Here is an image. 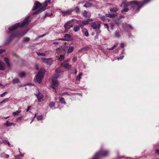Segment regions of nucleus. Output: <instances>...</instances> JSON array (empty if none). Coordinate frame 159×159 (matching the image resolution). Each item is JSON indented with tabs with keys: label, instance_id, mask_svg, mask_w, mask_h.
Returning a JSON list of instances; mask_svg holds the SVG:
<instances>
[{
	"label": "nucleus",
	"instance_id": "f257e3e1",
	"mask_svg": "<svg viewBox=\"0 0 159 159\" xmlns=\"http://www.w3.org/2000/svg\"><path fill=\"white\" fill-rule=\"evenodd\" d=\"M151 0H143L142 2H138L136 1H132L128 2L125 5V7L130 6L134 9L136 11L139 10L140 8L142 7L149 2Z\"/></svg>",
	"mask_w": 159,
	"mask_h": 159
},
{
	"label": "nucleus",
	"instance_id": "f03ea898",
	"mask_svg": "<svg viewBox=\"0 0 159 159\" xmlns=\"http://www.w3.org/2000/svg\"><path fill=\"white\" fill-rule=\"evenodd\" d=\"M51 3V0H48L45 1L43 5L41 4L39 2L36 1L32 9V11H34L39 8L36 12L33 13L34 15L38 14L41 12L44 11L45 10L46 7L47 6L48 4Z\"/></svg>",
	"mask_w": 159,
	"mask_h": 159
},
{
	"label": "nucleus",
	"instance_id": "7ed1b4c3",
	"mask_svg": "<svg viewBox=\"0 0 159 159\" xmlns=\"http://www.w3.org/2000/svg\"><path fill=\"white\" fill-rule=\"evenodd\" d=\"M30 16H27L21 24H20V23H18L14 24L12 26L9 27L8 28V33H11L16 30L19 26L22 27L28 25L30 21Z\"/></svg>",
	"mask_w": 159,
	"mask_h": 159
},
{
	"label": "nucleus",
	"instance_id": "20e7f679",
	"mask_svg": "<svg viewBox=\"0 0 159 159\" xmlns=\"http://www.w3.org/2000/svg\"><path fill=\"white\" fill-rule=\"evenodd\" d=\"M56 71L57 73V74L53 78L52 80V84L51 86L52 88L55 89L56 92V90L55 88L58 85V82L57 80V79L60 76L61 73L62 74L63 72V71L61 72H57V70H56Z\"/></svg>",
	"mask_w": 159,
	"mask_h": 159
},
{
	"label": "nucleus",
	"instance_id": "39448f33",
	"mask_svg": "<svg viewBox=\"0 0 159 159\" xmlns=\"http://www.w3.org/2000/svg\"><path fill=\"white\" fill-rule=\"evenodd\" d=\"M45 73V71L44 69H41L40 70L36 77V81L38 83H40L42 82V79Z\"/></svg>",
	"mask_w": 159,
	"mask_h": 159
},
{
	"label": "nucleus",
	"instance_id": "423d86ee",
	"mask_svg": "<svg viewBox=\"0 0 159 159\" xmlns=\"http://www.w3.org/2000/svg\"><path fill=\"white\" fill-rule=\"evenodd\" d=\"M26 32L25 33H20L19 32H16L14 33L8 39L7 42H9L13 38H20L24 35Z\"/></svg>",
	"mask_w": 159,
	"mask_h": 159
},
{
	"label": "nucleus",
	"instance_id": "0eeeda50",
	"mask_svg": "<svg viewBox=\"0 0 159 159\" xmlns=\"http://www.w3.org/2000/svg\"><path fill=\"white\" fill-rule=\"evenodd\" d=\"M90 25L91 27L94 29L96 31H98L99 30L101 26L100 24H96L95 22L92 23Z\"/></svg>",
	"mask_w": 159,
	"mask_h": 159
},
{
	"label": "nucleus",
	"instance_id": "6e6552de",
	"mask_svg": "<svg viewBox=\"0 0 159 159\" xmlns=\"http://www.w3.org/2000/svg\"><path fill=\"white\" fill-rule=\"evenodd\" d=\"M41 60L43 63L49 65H51L53 62V60L51 58L46 59L42 58Z\"/></svg>",
	"mask_w": 159,
	"mask_h": 159
},
{
	"label": "nucleus",
	"instance_id": "1a4fd4ad",
	"mask_svg": "<svg viewBox=\"0 0 159 159\" xmlns=\"http://www.w3.org/2000/svg\"><path fill=\"white\" fill-rule=\"evenodd\" d=\"M73 27V25L71 23L68 22L65 24L64 27L65 29V31H67L71 27Z\"/></svg>",
	"mask_w": 159,
	"mask_h": 159
},
{
	"label": "nucleus",
	"instance_id": "9d476101",
	"mask_svg": "<svg viewBox=\"0 0 159 159\" xmlns=\"http://www.w3.org/2000/svg\"><path fill=\"white\" fill-rule=\"evenodd\" d=\"M74 11L73 9H70L67 11H61V12L64 16H68L70 15L71 12Z\"/></svg>",
	"mask_w": 159,
	"mask_h": 159
},
{
	"label": "nucleus",
	"instance_id": "9b49d317",
	"mask_svg": "<svg viewBox=\"0 0 159 159\" xmlns=\"http://www.w3.org/2000/svg\"><path fill=\"white\" fill-rule=\"evenodd\" d=\"M35 95L37 96L39 102H41L43 100V96L41 93L39 92L38 93L35 94Z\"/></svg>",
	"mask_w": 159,
	"mask_h": 159
},
{
	"label": "nucleus",
	"instance_id": "f8f14e48",
	"mask_svg": "<svg viewBox=\"0 0 159 159\" xmlns=\"http://www.w3.org/2000/svg\"><path fill=\"white\" fill-rule=\"evenodd\" d=\"M6 66L3 62L0 61V70H3L5 69Z\"/></svg>",
	"mask_w": 159,
	"mask_h": 159
},
{
	"label": "nucleus",
	"instance_id": "ddd939ff",
	"mask_svg": "<svg viewBox=\"0 0 159 159\" xmlns=\"http://www.w3.org/2000/svg\"><path fill=\"white\" fill-rule=\"evenodd\" d=\"M0 157L2 158H8L9 157V155L6 154L5 153L2 152L0 154Z\"/></svg>",
	"mask_w": 159,
	"mask_h": 159
},
{
	"label": "nucleus",
	"instance_id": "4468645a",
	"mask_svg": "<svg viewBox=\"0 0 159 159\" xmlns=\"http://www.w3.org/2000/svg\"><path fill=\"white\" fill-rule=\"evenodd\" d=\"M114 20L117 24H120L122 22L121 20L118 17L115 18Z\"/></svg>",
	"mask_w": 159,
	"mask_h": 159
},
{
	"label": "nucleus",
	"instance_id": "2eb2a0df",
	"mask_svg": "<svg viewBox=\"0 0 159 159\" xmlns=\"http://www.w3.org/2000/svg\"><path fill=\"white\" fill-rule=\"evenodd\" d=\"M12 83L14 84H18L20 83V81L18 78H14L12 80Z\"/></svg>",
	"mask_w": 159,
	"mask_h": 159
},
{
	"label": "nucleus",
	"instance_id": "dca6fc26",
	"mask_svg": "<svg viewBox=\"0 0 159 159\" xmlns=\"http://www.w3.org/2000/svg\"><path fill=\"white\" fill-rule=\"evenodd\" d=\"M26 75V73L24 72H20L18 74V75L20 78L25 77Z\"/></svg>",
	"mask_w": 159,
	"mask_h": 159
},
{
	"label": "nucleus",
	"instance_id": "f3484780",
	"mask_svg": "<svg viewBox=\"0 0 159 159\" xmlns=\"http://www.w3.org/2000/svg\"><path fill=\"white\" fill-rule=\"evenodd\" d=\"M74 49V47L73 46H70L67 51V53H70L72 52Z\"/></svg>",
	"mask_w": 159,
	"mask_h": 159
},
{
	"label": "nucleus",
	"instance_id": "a211bd4d",
	"mask_svg": "<svg viewBox=\"0 0 159 159\" xmlns=\"http://www.w3.org/2000/svg\"><path fill=\"white\" fill-rule=\"evenodd\" d=\"M91 6L92 4L91 3L89 2H87L83 6V7L86 8H88L91 7Z\"/></svg>",
	"mask_w": 159,
	"mask_h": 159
},
{
	"label": "nucleus",
	"instance_id": "6ab92c4d",
	"mask_svg": "<svg viewBox=\"0 0 159 159\" xmlns=\"http://www.w3.org/2000/svg\"><path fill=\"white\" fill-rule=\"evenodd\" d=\"M63 67L66 69H69L71 67V65L69 64V63H67L65 64L63 66Z\"/></svg>",
	"mask_w": 159,
	"mask_h": 159
},
{
	"label": "nucleus",
	"instance_id": "aec40b11",
	"mask_svg": "<svg viewBox=\"0 0 159 159\" xmlns=\"http://www.w3.org/2000/svg\"><path fill=\"white\" fill-rule=\"evenodd\" d=\"M60 101V102L62 104H65L66 102L65 101L64 99L62 97H59Z\"/></svg>",
	"mask_w": 159,
	"mask_h": 159
},
{
	"label": "nucleus",
	"instance_id": "412c9836",
	"mask_svg": "<svg viewBox=\"0 0 159 159\" xmlns=\"http://www.w3.org/2000/svg\"><path fill=\"white\" fill-rule=\"evenodd\" d=\"M13 124V123L10 122L8 121H7V122L5 123L4 125L7 127H8L12 125Z\"/></svg>",
	"mask_w": 159,
	"mask_h": 159
},
{
	"label": "nucleus",
	"instance_id": "4be33fe9",
	"mask_svg": "<svg viewBox=\"0 0 159 159\" xmlns=\"http://www.w3.org/2000/svg\"><path fill=\"white\" fill-rule=\"evenodd\" d=\"M70 35L69 34H66L65 35L64 37L65 38L66 40L67 41H69L70 38Z\"/></svg>",
	"mask_w": 159,
	"mask_h": 159
},
{
	"label": "nucleus",
	"instance_id": "5701e85b",
	"mask_svg": "<svg viewBox=\"0 0 159 159\" xmlns=\"http://www.w3.org/2000/svg\"><path fill=\"white\" fill-rule=\"evenodd\" d=\"M110 10L111 12H116L118 11V9L116 7H114L113 8H111Z\"/></svg>",
	"mask_w": 159,
	"mask_h": 159
},
{
	"label": "nucleus",
	"instance_id": "b1692460",
	"mask_svg": "<svg viewBox=\"0 0 159 159\" xmlns=\"http://www.w3.org/2000/svg\"><path fill=\"white\" fill-rule=\"evenodd\" d=\"M80 30V27L79 26H76L74 28L73 30L75 32H77Z\"/></svg>",
	"mask_w": 159,
	"mask_h": 159
},
{
	"label": "nucleus",
	"instance_id": "393cba45",
	"mask_svg": "<svg viewBox=\"0 0 159 159\" xmlns=\"http://www.w3.org/2000/svg\"><path fill=\"white\" fill-rule=\"evenodd\" d=\"M115 15V14H106L105 16L107 17L112 18L114 17Z\"/></svg>",
	"mask_w": 159,
	"mask_h": 159
},
{
	"label": "nucleus",
	"instance_id": "a878e982",
	"mask_svg": "<svg viewBox=\"0 0 159 159\" xmlns=\"http://www.w3.org/2000/svg\"><path fill=\"white\" fill-rule=\"evenodd\" d=\"M21 111L20 110H19L16 111L15 112H14L13 113V115L15 116H17L18 115V114L21 113Z\"/></svg>",
	"mask_w": 159,
	"mask_h": 159
},
{
	"label": "nucleus",
	"instance_id": "bb28decb",
	"mask_svg": "<svg viewBox=\"0 0 159 159\" xmlns=\"http://www.w3.org/2000/svg\"><path fill=\"white\" fill-rule=\"evenodd\" d=\"M4 61H5L7 65L9 66H10V64L9 61L7 57H5L4 58Z\"/></svg>",
	"mask_w": 159,
	"mask_h": 159
},
{
	"label": "nucleus",
	"instance_id": "cd10ccee",
	"mask_svg": "<svg viewBox=\"0 0 159 159\" xmlns=\"http://www.w3.org/2000/svg\"><path fill=\"white\" fill-rule=\"evenodd\" d=\"M88 13V12L87 11H86V10L84 11L83 13V16H84L85 18L87 17Z\"/></svg>",
	"mask_w": 159,
	"mask_h": 159
},
{
	"label": "nucleus",
	"instance_id": "c85d7f7f",
	"mask_svg": "<svg viewBox=\"0 0 159 159\" xmlns=\"http://www.w3.org/2000/svg\"><path fill=\"white\" fill-rule=\"evenodd\" d=\"M115 36L116 38H119L120 37V32L119 30H116L115 33Z\"/></svg>",
	"mask_w": 159,
	"mask_h": 159
},
{
	"label": "nucleus",
	"instance_id": "c756f323",
	"mask_svg": "<svg viewBox=\"0 0 159 159\" xmlns=\"http://www.w3.org/2000/svg\"><path fill=\"white\" fill-rule=\"evenodd\" d=\"M109 28H110L112 30H113V28L114 27V24L111 23L109 24Z\"/></svg>",
	"mask_w": 159,
	"mask_h": 159
},
{
	"label": "nucleus",
	"instance_id": "7c9ffc66",
	"mask_svg": "<svg viewBox=\"0 0 159 159\" xmlns=\"http://www.w3.org/2000/svg\"><path fill=\"white\" fill-rule=\"evenodd\" d=\"M104 27L105 28H107L108 30L109 31V24H103Z\"/></svg>",
	"mask_w": 159,
	"mask_h": 159
},
{
	"label": "nucleus",
	"instance_id": "2f4dec72",
	"mask_svg": "<svg viewBox=\"0 0 159 159\" xmlns=\"http://www.w3.org/2000/svg\"><path fill=\"white\" fill-rule=\"evenodd\" d=\"M89 22L88 20H83L82 21V23L85 25H87L88 24H89Z\"/></svg>",
	"mask_w": 159,
	"mask_h": 159
},
{
	"label": "nucleus",
	"instance_id": "473e14b6",
	"mask_svg": "<svg viewBox=\"0 0 159 159\" xmlns=\"http://www.w3.org/2000/svg\"><path fill=\"white\" fill-rule=\"evenodd\" d=\"M37 53L38 56H46V55L44 53H41L39 52H37Z\"/></svg>",
	"mask_w": 159,
	"mask_h": 159
},
{
	"label": "nucleus",
	"instance_id": "72a5a7b5",
	"mask_svg": "<svg viewBox=\"0 0 159 159\" xmlns=\"http://www.w3.org/2000/svg\"><path fill=\"white\" fill-rule=\"evenodd\" d=\"M43 116L42 115L39 116L37 117V119L38 120H42L43 119Z\"/></svg>",
	"mask_w": 159,
	"mask_h": 159
},
{
	"label": "nucleus",
	"instance_id": "f704fd0d",
	"mask_svg": "<svg viewBox=\"0 0 159 159\" xmlns=\"http://www.w3.org/2000/svg\"><path fill=\"white\" fill-rule=\"evenodd\" d=\"M64 58V56L63 55H60L59 57V59L60 61L63 60Z\"/></svg>",
	"mask_w": 159,
	"mask_h": 159
},
{
	"label": "nucleus",
	"instance_id": "c9c22d12",
	"mask_svg": "<svg viewBox=\"0 0 159 159\" xmlns=\"http://www.w3.org/2000/svg\"><path fill=\"white\" fill-rule=\"evenodd\" d=\"M55 105V103L54 102H52L49 103V106L51 107H52Z\"/></svg>",
	"mask_w": 159,
	"mask_h": 159
},
{
	"label": "nucleus",
	"instance_id": "e433bc0d",
	"mask_svg": "<svg viewBox=\"0 0 159 159\" xmlns=\"http://www.w3.org/2000/svg\"><path fill=\"white\" fill-rule=\"evenodd\" d=\"M128 11V9L126 7H125L124 9L121 10V12L122 13L124 12H127Z\"/></svg>",
	"mask_w": 159,
	"mask_h": 159
},
{
	"label": "nucleus",
	"instance_id": "4c0bfd02",
	"mask_svg": "<svg viewBox=\"0 0 159 159\" xmlns=\"http://www.w3.org/2000/svg\"><path fill=\"white\" fill-rule=\"evenodd\" d=\"M100 19H101L102 21H104L105 20V16H102L100 17Z\"/></svg>",
	"mask_w": 159,
	"mask_h": 159
},
{
	"label": "nucleus",
	"instance_id": "58836bf2",
	"mask_svg": "<svg viewBox=\"0 0 159 159\" xmlns=\"http://www.w3.org/2000/svg\"><path fill=\"white\" fill-rule=\"evenodd\" d=\"M30 39L29 38L26 37L25 39L24 40V42H28V41H30Z\"/></svg>",
	"mask_w": 159,
	"mask_h": 159
},
{
	"label": "nucleus",
	"instance_id": "ea45409f",
	"mask_svg": "<svg viewBox=\"0 0 159 159\" xmlns=\"http://www.w3.org/2000/svg\"><path fill=\"white\" fill-rule=\"evenodd\" d=\"M74 10V11H75L76 12H77L79 11L80 9L78 7H75L74 10Z\"/></svg>",
	"mask_w": 159,
	"mask_h": 159
},
{
	"label": "nucleus",
	"instance_id": "a19ab883",
	"mask_svg": "<svg viewBox=\"0 0 159 159\" xmlns=\"http://www.w3.org/2000/svg\"><path fill=\"white\" fill-rule=\"evenodd\" d=\"M84 34L86 37H88L89 35V32L87 31H86L84 33Z\"/></svg>",
	"mask_w": 159,
	"mask_h": 159
},
{
	"label": "nucleus",
	"instance_id": "79ce46f5",
	"mask_svg": "<svg viewBox=\"0 0 159 159\" xmlns=\"http://www.w3.org/2000/svg\"><path fill=\"white\" fill-rule=\"evenodd\" d=\"M77 57H74L72 58V60L73 62H75L77 61Z\"/></svg>",
	"mask_w": 159,
	"mask_h": 159
},
{
	"label": "nucleus",
	"instance_id": "37998d69",
	"mask_svg": "<svg viewBox=\"0 0 159 159\" xmlns=\"http://www.w3.org/2000/svg\"><path fill=\"white\" fill-rule=\"evenodd\" d=\"M81 78V76H80L79 75L76 77V80L79 81H80Z\"/></svg>",
	"mask_w": 159,
	"mask_h": 159
},
{
	"label": "nucleus",
	"instance_id": "c03bdc74",
	"mask_svg": "<svg viewBox=\"0 0 159 159\" xmlns=\"http://www.w3.org/2000/svg\"><path fill=\"white\" fill-rule=\"evenodd\" d=\"M22 117H23V116H20V117H18L16 119V121L18 122V121L19 120L22 119Z\"/></svg>",
	"mask_w": 159,
	"mask_h": 159
},
{
	"label": "nucleus",
	"instance_id": "a18cd8bd",
	"mask_svg": "<svg viewBox=\"0 0 159 159\" xmlns=\"http://www.w3.org/2000/svg\"><path fill=\"white\" fill-rule=\"evenodd\" d=\"M116 47V46L115 45H114L113 46V47H112L111 48H109L108 49L109 50H112L114 49Z\"/></svg>",
	"mask_w": 159,
	"mask_h": 159
},
{
	"label": "nucleus",
	"instance_id": "49530a36",
	"mask_svg": "<svg viewBox=\"0 0 159 159\" xmlns=\"http://www.w3.org/2000/svg\"><path fill=\"white\" fill-rule=\"evenodd\" d=\"M67 48H68V47L67 46H66L65 45L64 46V47L63 48V49L65 51V50H66Z\"/></svg>",
	"mask_w": 159,
	"mask_h": 159
},
{
	"label": "nucleus",
	"instance_id": "de8ad7c7",
	"mask_svg": "<svg viewBox=\"0 0 159 159\" xmlns=\"http://www.w3.org/2000/svg\"><path fill=\"white\" fill-rule=\"evenodd\" d=\"M7 92H5L1 95V97H2L4 96Z\"/></svg>",
	"mask_w": 159,
	"mask_h": 159
},
{
	"label": "nucleus",
	"instance_id": "09e8293b",
	"mask_svg": "<svg viewBox=\"0 0 159 159\" xmlns=\"http://www.w3.org/2000/svg\"><path fill=\"white\" fill-rule=\"evenodd\" d=\"M124 57V56H121L120 57H118L117 59L118 60H119V59L122 60L123 58Z\"/></svg>",
	"mask_w": 159,
	"mask_h": 159
},
{
	"label": "nucleus",
	"instance_id": "8fccbe9b",
	"mask_svg": "<svg viewBox=\"0 0 159 159\" xmlns=\"http://www.w3.org/2000/svg\"><path fill=\"white\" fill-rule=\"evenodd\" d=\"M155 153L157 154H159V149H156V150L155 151Z\"/></svg>",
	"mask_w": 159,
	"mask_h": 159
},
{
	"label": "nucleus",
	"instance_id": "3c124183",
	"mask_svg": "<svg viewBox=\"0 0 159 159\" xmlns=\"http://www.w3.org/2000/svg\"><path fill=\"white\" fill-rule=\"evenodd\" d=\"M99 35L98 34H96V35L95 37V39H97L98 38Z\"/></svg>",
	"mask_w": 159,
	"mask_h": 159
},
{
	"label": "nucleus",
	"instance_id": "603ef678",
	"mask_svg": "<svg viewBox=\"0 0 159 159\" xmlns=\"http://www.w3.org/2000/svg\"><path fill=\"white\" fill-rule=\"evenodd\" d=\"M8 99V98H7V99H4L2 102H1V103L6 102H7V101Z\"/></svg>",
	"mask_w": 159,
	"mask_h": 159
},
{
	"label": "nucleus",
	"instance_id": "864d4df0",
	"mask_svg": "<svg viewBox=\"0 0 159 159\" xmlns=\"http://www.w3.org/2000/svg\"><path fill=\"white\" fill-rule=\"evenodd\" d=\"M8 141V140H2V142H1V143H7V141Z\"/></svg>",
	"mask_w": 159,
	"mask_h": 159
},
{
	"label": "nucleus",
	"instance_id": "5fc2aeb1",
	"mask_svg": "<svg viewBox=\"0 0 159 159\" xmlns=\"http://www.w3.org/2000/svg\"><path fill=\"white\" fill-rule=\"evenodd\" d=\"M124 17V16L123 15H120L118 17L120 18V19H121L123 18Z\"/></svg>",
	"mask_w": 159,
	"mask_h": 159
},
{
	"label": "nucleus",
	"instance_id": "6e6d98bb",
	"mask_svg": "<svg viewBox=\"0 0 159 159\" xmlns=\"http://www.w3.org/2000/svg\"><path fill=\"white\" fill-rule=\"evenodd\" d=\"M75 72H74L72 73V74H76L77 73V70L76 69H74Z\"/></svg>",
	"mask_w": 159,
	"mask_h": 159
},
{
	"label": "nucleus",
	"instance_id": "4d7b16f0",
	"mask_svg": "<svg viewBox=\"0 0 159 159\" xmlns=\"http://www.w3.org/2000/svg\"><path fill=\"white\" fill-rule=\"evenodd\" d=\"M5 52V50H2V49H0V53H1L2 52Z\"/></svg>",
	"mask_w": 159,
	"mask_h": 159
},
{
	"label": "nucleus",
	"instance_id": "13d9d810",
	"mask_svg": "<svg viewBox=\"0 0 159 159\" xmlns=\"http://www.w3.org/2000/svg\"><path fill=\"white\" fill-rule=\"evenodd\" d=\"M89 22L93 21V20L92 19H87Z\"/></svg>",
	"mask_w": 159,
	"mask_h": 159
},
{
	"label": "nucleus",
	"instance_id": "bf43d9fd",
	"mask_svg": "<svg viewBox=\"0 0 159 159\" xmlns=\"http://www.w3.org/2000/svg\"><path fill=\"white\" fill-rule=\"evenodd\" d=\"M53 44H54L57 45L59 44V43L58 42H53Z\"/></svg>",
	"mask_w": 159,
	"mask_h": 159
},
{
	"label": "nucleus",
	"instance_id": "052dcab7",
	"mask_svg": "<svg viewBox=\"0 0 159 159\" xmlns=\"http://www.w3.org/2000/svg\"><path fill=\"white\" fill-rule=\"evenodd\" d=\"M35 67L36 68V69L37 70H39V67L38 66V65H36L35 66Z\"/></svg>",
	"mask_w": 159,
	"mask_h": 159
},
{
	"label": "nucleus",
	"instance_id": "680f3d73",
	"mask_svg": "<svg viewBox=\"0 0 159 159\" xmlns=\"http://www.w3.org/2000/svg\"><path fill=\"white\" fill-rule=\"evenodd\" d=\"M120 46L122 48H124V44L123 43H121L120 44Z\"/></svg>",
	"mask_w": 159,
	"mask_h": 159
},
{
	"label": "nucleus",
	"instance_id": "e2e57ef3",
	"mask_svg": "<svg viewBox=\"0 0 159 159\" xmlns=\"http://www.w3.org/2000/svg\"><path fill=\"white\" fill-rule=\"evenodd\" d=\"M128 26L129 28H130L131 29H132L133 28L132 26L131 25H128Z\"/></svg>",
	"mask_w": 159,
	"mask_h": 159
},
{
	"label": "nucleus",
	"instance_id": "0e129e2a",
	"mask_svg": "<svg viewBox=\"0 0 159 159\" xmlns=\"http://www.w3.org/2000/svg\"><path fill=\"white\" fill-rule=\"evenodd\" d=\"M30 107H28L27 108L26 110V112H28V111H29L30 110Z\"/></svg>",
	"mask_w": 159,
	"mask_h": 159
},
{
	"label": "nucleus",
	"instance_id": "69168bd1",
	"mask_svg": "<svg viewBox=\"0 0 159 159\" xmlns=\"http://www.w3.org/2000/svg\"><path fill=\"white\" fill-rule=\"evenodd\" d=\"M70 60V59H67L64 62L66 63V62H68Z\"/></svg>",
	"mask_w": 159,
	"mask_h": 159
},
{
	"label": "nucleus",
	"instance_id": "338daca9",
	"mask_svg": "<svg viewBox=\"0 0 159 159\" xmlns=\"http://www.w3.org/2000/svg\"><path fill=\"white\" fill-rule=\"evenodd\" d=\"M97 32V34H98L99 35V34L101 32V31H96Z\"/></svg>",
	"mask_w": 159,
	"mask_h": 159
},
{
	"label": "nucleus",
	"instance_id": "774afa93",
	"mask_svg": "<svg viewBox=\"0 0 159 159\" xmlns=\"http://www.w3.org/2000/svg\"><path fill=\"white\" fill-rule=\"evenodd\" d=\"M7 144L10 146V144L9 141H7Z\"/></svg>",
	"mask_w": 159,
	"mask_h": 159
}]
</instances>
